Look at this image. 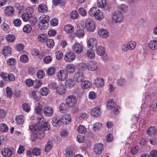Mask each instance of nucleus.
<instances>
[{"instance_id":"obj_6","label":"nucleus","mask_w":157,"mask_h":157,"mask_svg":"<svg viewBox=\"0 0 157 157\" xmlns=\"http://www.w3.org/2000/svg\"><path fill=\"white\" fill-rule=\"evenodd\" d=\"M66 103L69 107H73L75 106L77 103V99L73 95H70L67 97L66 99Z\"/></svg>"},{"instance_id":"obj_58","label":"nucleus","mask_w":157,"mask_h":157,"mask_svg":"<svg viewBox=\"0 0 157 157\" xmlns=\"http://www.w3.org/2000/svg\"><path fill=\"white\" fill-rule=\"evenodd\" d=\"M22 108L24 111L27 112H29L30 110V106L26 103H24L23 104Z\"/></svg>"},{"instance_id":"obj_34","label":"nucleus","mask_w":157,"mask_h":157,"mask_svg":"<svg viewBox=\"0 0 157 157\" xmlns=\"http://www.w3.org/2000/svg\"><path fill=\"white\" fill-rule=\"evenodd\" d=\"M97 4L98 6L100 8L104 7L106 5V0H97Z\"/></svg>"},{"instance_id":"obj_25","label":"nucleus","mask_w":157,"mask_h":157,"mask_svg":"<svg viewBox=\"0 0 157 157\" xmlns=\"http://www.w3.org/2000/svg\"><path fill=\"white\" fill-rule=\"evenodd\" d=\"M157 131L154 127H150L147 130V133L150 136H153L156 133Z\"/></svg>"},{"instance_id":"obj_64","label":"nucleus","mask_w":157,"mask_h":157,"mask_svg":"<svg viewBox=\"0 0 157 157\" xmlns=\"http://www.w3.org/2000/svg\"><path fill=\"white\" fill-rule=\"evenodd\" d=\"M77 141L80 143H83L85 141V137L82 135H78L76 138Z\"/></svg>"},{"instance_id":"obj_14","label":"nucleus","mask_w":157,"mask_h":157,"mask_svg":"<svg viewBox=\"0 0 157 157\" xmlns=\"http://www.w3.org/2000/svg\"><path fill=\"white\" fill-rule=\"evenodd\" d=\"M56 92L59 95H63L66 92V88L63 85L59 86L56 89Z\"/></svg>"},{"instance_id":"obj_19","label":"nucleus","mask_w":157,"mask_h":157,"mask_svg":"<svg viewBox=\"0 0 157 157\" xmlns=\"http://www.w3.org/2000/svg\"><path fill=\"white\" fill-rule=\"evenodd\" d=\"M149 47L152 50H155L157 48V40H150L148 44Z\"/></svg>"},{"instance_id":"obj_29","label":"nucleus","mask_w":157,"mask_h":157,"mask_svg":"<svg viewBox=\"0 0 157 157\" xmlns=\"http://www.w3.org/2000/svg\"><path fill=\"white\" fill-rule=\"evenodd\" d=\"M96 52L97 54L99 56L103 55L105 53L104 48L101 46H98L96 48Z\"/></svg>"},{"instance_id":"obj_63","label":"nucleus","mask_w":157,"mask_h":157,"mask_svg":"<svg viewBox=\"0 0 157 157\" xmlns=\"http://www.w3.org/2000/svg\"><path fill=\"white\" fill-rule=\"evenodd\" d=\"M13 24L15 26H20L21 24V21L19 19H16L13 21Z\"/></svg>"},{"instance_id":"obj_38","label":"nucleus","mask_w":157,"mask_h":157,"mask_svg":"<svg viewBox=\"0 0 157 157\" xmlns=\"http://www.w3.org/2000/svg\"><path fill=\"white\" fill-rule=\"evenodd\" d=\"M17 122L19 124H22L24 121V117L23 115H19L16 117Z\"/></svg>"},{"instance_id":"obj_39","label":"nucleus","mask_w":157,"mask_h":157,"mask_svg":"<svg viewBox=\"0 0 157 157\" xmlns=\"http://www.w3.org/2000/svg\"><path fill=\"white\" fill-rule=\"evenodd\" d=\"M23 30L24 32L29 33L31 31L32 28L30 25L26 24L24 25Z\"/></svg>"},{"instance_id":"obj_55","label":"nucleus","mask_w":157,"mask_h":157,"mask_svg":"<svg viewBox=\"0 0 157 157\" xmlns=\"http://www.w3.org/2000/svg\"><path fill=\"white\" fill-rule=\"evenodd\" d=\"M91 145L90 142V141H88L83 144L82 147L84 150H86L87 149L90 148Z\"/></svg>"},{"instance_id":"obj_21","label":"nucleus","mask_w":157,"mask_h":157,"mask_svg":"<svg viewBox=\"0 0 157 157\" xmlns=\"http://www.w3.org/2000/svg\"><path fill=\"white\" fill-rule=\"evenodd\" d=\"M98 33L99 36L103 38H106L109 36L108 32L106 30L103 29H99Z\"/></svg>"},{"instance_id":"obj_53","label":"nucleus","mask_w":157,"mask_h":157,"mask_svg":"<svg viewBox=\"0 0 157 157\" xmlns=\"http://www.w3.org/2000/svg\"><path fill=\"white\" fill-rule=\"evenodd\" d=\"M52 2L54 6H56L58 4L63 5L64 4V2L63 0H53Z\"/></svg>"},{"instance_id":"obj_50","label":"nucleus","mask_w":157,"mask_h":157,"mask_svg":"<svg viewBox=\"0 0 157 157\" xmlns=\"http://www.w3.org/2000/svg\"><path fill=\"white\" fill-rule=\"evenodd\" d=\"M30 15L28 13H24L22 15V17L24 21H28L30 18Z\"/></svg>"},{"instance_id":"obj_28","label":"nucleus","mask_w":157,"mask_h":157,"mask_svg":"<svg viewBox=\"0 0 157 157\" xmlns=\"http://www.w3.org/2000/svg\"><path fill=\"white\" fill-rule=\"evenodd\" d=\"M38 10L39 12L46 13L48 11V7L45 4H41L39 5Z\"/></svg>"},{"instance_id":"obj_36","label":"nucleus","mask_w":157,"mask_h":157,"mask_svg":"<svg viewBox=\"0 0 157 157\" xmlns=\"http://www.w3.org/2000/svg\"><path fill=\"white\" fill-rule=\"evenodd\" d=\"M6 40L9 42H13L15 40V36L13 34H9L6 36Z\"/></svg>"},{"instance_id":"obj_10","label":"nucleus","mask_w":157,"mask_h":157,"mask_svg":"<svg viewBox=\"0 0 157 157\" xmlns=\"http://www.w3.org/2000/svg\"><path fill=\"white\" fill-rule=\"evenodd\" d=\"M52 125L55 127H59L62 124L61 121V118L57 116H55L52 118Z\"/></svg>"},{"instance_id":"obj_52","label":"nucleus","mask_w":157,"mask_h":157,"mask_svg":"<svg viewBox=\"0 0 157 157\" xmlns=\"http://www.w3.org/2000/svg\"><path fill=\"white\" fill-rule=\"evenodd\" d=\"M41 102H40L35 109L36 112L38 114H40L41 112L42 106L41 105Z\"/></svg>"},{"instance_id":"obj_61","label":"nucleus","mask_w":157,"mask_h":157,"mask_svg":"<svg viewBox=\"0 0 157 157\" xmlns=\"http://www.w3.org/2000/svg\"><path fill=\"white\" fill-rule=\"evenodd\" d=\"M37 92L36 91L34 90L32 91L31 93V95L33 97V98L36 101L39 100V99L37 96Z\"/></svg>"},{"instance_id":"obj_54","label":"nucleus","mask_w":157,"mask_h":157,"mask_svg":"<svg viewBox=\"0 0 157 157\" xmlns=\"http://www.w3.org/2000/svg\"><path fill=\"white\" fill-rule=\"evenodd\" d=\"M52 60V57L50 56H47L43 59L44 62L45 63H48Z\"/></svg>"},{"instance_id":"obj_33","label":"nucleus","mask_w":157,"mask_h":157,"mask_svg":"<svg viewBox=\"0 0 157 157\" xmlns=\"http://www.w3.org/2000/svg\"><path fill=\"white\" fill-rule=\"evenodd\" d=\"M47 35L45 34H41L38 37V41L41 43L44 42L47 40Z\"/></svg>"},{"instance_id":"obj_2","label":"nucleus","mask_w":157,"mask_h":157,"mask_svg":"<svg viewBox=\"0 0 157 157\" xmlns=\"http://www.w3.org/2000/svg\"><path fill=\"white\" fill-rule=\"evenodd\" d=\"M83 67L89 71H94L98 70V65L95 61H91L84 64Z\"/></svg>"},{"instance_id":"obj_15","label":"nucleus","mask_w":157,"mask_h":157,"mask_svg":"<svg viewBox=\"0 0 157 157\" xmlns=\"http://www.w3.org/2000/svg\"><path fill=\"white\" fill-rule=\"evenodd\" d=\"M101 113L100 108L98 107L93 108L91 111V114L93 116L97 117L100 116Z\"/></svg>"},{"instance_id":"obj_8","label":"nucleus","mask_w":157,"mask_h":157,"mask_svg":"<svg viewBox=\"0 0 157 157\" xmlns=\"http://www.w3.org/2000/svg\"><path fill=\"white\" fill-rule=\"evenodd\" d=\"M104 150V146L101 143H99L95 145L94 151L96 155H99L101 154Z\"/></svg>"},{"instance_id":"obj_41","label":"nucleus","mask_w":157,"mask_h":157,"mask_svg":"<svg viewBox=\"0 0 157 157\" xmlns=\"http://www.w3.org/2000/svg\"><path fill=\"white\" fill-rule=\"evenodd\" d=\"M87 55L89 58L93 59L95 57V53L92 49H90L87 51Z\"/></svg>"},{"instance_id":"obj_30","label":"nucleus","mask_w":157,"mask_h":157,"mask_svg":"<svg viewBox=\"0 0 157 157\" xmlns=\"http://www.w3.org/2000/svg\"><path fill=\"white\" fill-rule=\"evenodd\" d=\"M73 35L76 36L79 38H83L84 36L85 33L82 29H80L77 30L76 33H74Z\"/></svg>"},{"instance_id":"obj_31","label":"nucleus","mask_w":157,"mask_h":157,"mask_svg":"<svg viewBox=\"0 0 157 157\" xmlns=\"http://www.w3.org/2000/svg\"><path fill=\"white\" fill-rule=\"evenodd\" d=\"M5 13L8 15H13L14 12L13 8L12 6L7 7L5 11Z\"/></svg>"},{"instance_id":"obj_22","label":"nucleus","mask_w":157,"mask_h":157,"mask_svg":"<svg viewBox=\"0 0 157 157\" xmlns=\"http://www.w3.org/2000/svg\"><path fill=\"white\" fill-rule=\"evenodd\" d=\"M12 49L10 46H5L2 50L3 54L5 56H8L11 54Z\"/></svg>"},{"instance_id":"obj_4","label":"nucleus","mask_w":157,"mask_h":157,"mask_svg":"<svg viewBox=\"0 0 157 157\" xmlns=\"http://www.w3.org/2000/svg\"><path fill=\"white\" fill-rule=\"evenodd\" d=\"M123 18L122 14L119 11H115L113 14L112 19L113 21L115 23L121 22Z\"/></svg>"},{"instance_id":"obj_13","label":"nucleus","mask_w":157,"mask_h":157,"mask_svg":"<svg viewBox=\"0 0 157 157\" xmlns=\"http://www.w3.org/2000/svg\"><path fill=\"white\" fill-rule=\"evenodd\" d=\"M75 80L78 82H81L84 79V75L82 72L79 71L76 73L74 75Z\"/></svg>"},{"instance_id":"obj_27","label":"nucleus","mask_w":157,"mask_h":157,"mask_svg":"<svg viewBox=\"0 0 157 157\" xmlns=\"http://www.w3.org/2000/svg\"><path fill=\"white\" fill-rule=\"evenodd\" d=\"M64 30L66 33L71 34L74 32V28L71 25L68 24L65 26L64 27Z\"/></svg>"},{"instance_id":"obj_62","label":"nucleus","mask_w":157,"mask_h":157,"mask_svg":"<svg viewBox=\"0 0 157 157\" xmlns=\"http://www.w3.org/2000/svg\"><path fill=\"white\" fill-rule=\"evenodd\" d=\"M6 114V112L3 109H0V119L4 118Z\"/></svg>"},{"instance_id":"obj_42","label":"nucleus","mask_w":157,"mask_h":157,"mask_svg":"<svg viewBox=\"0 0 157 157\" xmlns=\"http://www.w3.org/2000/svg\"><path fill=\"white\" fill-rule=\"evenodd\" d=\"M40 92L41 94L43 96H46L49 93L48 89L46 87H43L40 90Z\"/></svg>"},{"instance_id":"obj_35","label":"nucleus","mask_w":157,"mask_h":157,"mask_svg":"<svg viewBox=\"0 0 157 157\" xmlns=\"http://www.w3.org/2000/svg\"><path fill=\"white\" fill-rule=\"evenodd\" d=\"M41 126L40 129H42L44 131H47L49 130L50 129V126L48 122L45 123L44 124L43 121L42 125H40Z\"/></svg>"},{"instance_id":"obj_49","label":"nucleus","mask_w":157,"mask_h":157,"mask_svg":"<svg viewBox=\"0 0 157 157\" xmlns=\"http://www.w3.org/2000/svg\"><path fill=\"white\" fill-rule=\"evenodd\" d=\"M96 18L98 20H101L103 19L104 17V15L103 13L100 11V10H98V12L97 14V16L94 17Z\"/></svg>"},{"instance_id":"obj_48","label":"nucleus","mask_w":157,"mask_h":157,"mask_svg":"<svg viewBox=\"0 0 157 157\" xmlns=\"http://www.w3.org/2000/svg\"><path fill=\"white\" fill-rule=\"evenodd\" d=\"M42 84V82L37 80H35L33 82V86L35 88H38Z\"/></svg>"},{"instance_id":"obj_20","label":"nucleus","mask_w":157,"mask_h":157,"mask_svg":"<svg viewBox=\"0 0 157 157\" xmlns=\"http://www.w3.org/2000/svg\"><path fill=\"white\" fill-rule=\"evenodd\" d=\"M71 119L70 115L69 114H66L62 118H61L62 124H67L70 122Z\"/></svg>"},{"instance_id":"obj_5","label":"nucleus","mask_w":157,"mask_h":157,"mask_svg":"<svg viewBox=\"0 0 157 157\" xmlns=\"http://www.w3.org/2000/svg\"><path fill=\"white\" fill-rule=\"evenodd\" d=\"M85 27L87 30L90 32H94L95 29L94 22L91 19L86 20L85 23Z\"/></svg>"},{"instance_id":"obj_1","label":"nucleus","mask_w":157,"mask_h":157,"mask_svg":"<svg viewBox=\"0 0 157 157\" xmlns=\"http://www.w3.org/2000/svg\"><path fill=\"white\" fill-rule=\"evenodd\" d=\"M37 123L35 125H33L29 126V128L32 131H38L40 130L41 126L40 125H42L43 121H44V118L43 116L40 115L38 117L37 119Z\"/></svg>"},{"instance_id":"obj_3","label":"nucleus","mask_w":157,"mask_h":157,"mask_svg":"<svg viewBox=\"0 0 157 157\" xmlns=\"http://www.w3.org/2000/svg\"><path fill=\"white\" fill-rule=\"evenodd\" d=\"M68 77L67 72L65 70H59L56 74V78L59 81H64Z\"/></svg>"},{"instance_id":"obj_51","label":"nucleus","mask_w":157,"mask_h":157,"mask_svg":"<svg viewBox=\"0 0 157 157\" xmlns=\"http://www.w3.org/2000/svg\"><path fill=\"white\" fill-rule=\"evenodd\" d=\"M52 147V143L50 142H48L45 145L44 151L46 152H48Z\"/></svg>"},{"instance_id":"obj_45","label":"nucleus","mask_w":157,"mask_h":157,"mask_svg":"<svg viewBox=\"0 0 157 157\" xmlns=\"http://www.w3.org/2000/svg\"><path fill=\"white\" fill-rule=\"evenodd\" d=\"M77 130L79 133H83L86 132V128L84 126L80 125L78 127Z\"/></svg>"},{"instance_id":"obj_17","label":"nucleus","mask_w":157,"mask_h":157,"mask_svg":"<svg viewBox=\"0 0 157 157\" xmlns=\"http://www.w3.org/2000/svg\"><path fill=\"white\" fill-rule=\"evenodd\" d=\"M94 84L97 87H102L104 84V79L98 77L95 80Z\"/></svg>"},{"instance_id":"obj_40","label":"nucleus","mask_w":157,"mask_h":157,"mask_svg":"<svg viewBox=\"0 0 157 157\" xmlns=\"http://www.w3.org/2000/svg\"><path fill=\"white\" fill-rule=\"evenodd\" d=\"M46 44L47 47L49 48L53 47L54 45V42L52 39H48L46 41Z\"/></svg>"},{"instance_id":"obj_44","label":"nucleus","mask_w":157,"mask_h":157,"mask_svg":"<svg viewBox=\"0 0 157 157\" xmlns=\"http://www.w3.org/2000/svg\"><path fill=\"white\" fill-rule=\"evenodd\" d=\"M55 72V68L51 67L48 68L47 71V73L48 75L52 76L54 74Z\"/></svg>"},{"instance_id":"obj_43","label":"nucleus","mask_w":157,"mask_h":157,"mask_svg":"<svg viewBox=\"0 0 157 157\" xmlns=\"http://www.w3.org/2000/svg\"><path fill=\"white\" fill-rule=\"evenodd\" d=\"M8 130V126L5 124H0V131L3 132H6Z\"/></svg>"},{"instance_id":"obj_46","label":"nucleus","mask_w":157,"mask_h":157,"mask_svg":"<svg viewBox=\"0 0 157 157\" xmlns=\"http://www.w3.org/2000/svg\"><path fill=\"white\" fill-rule=\"evenodd\" d=\"M69 108V107L68 105L63 103H61L59 106V109L61 111L67 110Z\"/></svg>"},{"instance_id":"obj_23","label":"nucleus","mask_w":157,"mask_h":157,"mask_svg":"<svg viewBox=\"0 0 157 157\" xmlns=\"http://www.w3.org/2000/svg\"><path fill=\"white\" fill-rule=\"evenodd\" d=\"M66 69L68 72L72 73L75 71L76 68L73 64H69L67 65Z\"/></svg>"},{"instance_id":"obj_26","label":"nucleus","mask_w":157,"mask_h":157,"mask_svg":"<svg viewBox=\"0 0 157 157\" xmlns=\"http://www.w3.org/2000/svg\"><path fill=\"white\" fill-rule=\"evenodd\" d=\"M99 9L97 7H93L90 8L89 11V14L91 16L95 17L98 12Z\"/></svg>"},{"instance_id":"obj_12","label":"nucleus","mask_w":157,"mask_h":157,"mask_svg":"<svg viewBox=\"0 0 157 157\" xmlns=\"http://www.w3.org/2000/svg\"><path fill=\"white\" fill-rule=\"evenodd\" d=\"M44 112L46 116L50 117L53 114L54 111L53 109L51 107L46 106L44 108Z\"/></svg>"},{"instance_id":"obj_47","label":"nucleus","mask_w":157,"mask_h":157,"mask_svg":"<svg viewBox=\"0 0 157 157\" xmlns=\"http://www.w3.org/2000/svg\"><path fill=\"white\" fill-rule=\"evenodd\" d=\"M79 14L77 11L74 10L71 12L70 14V17L72 19H77L78 16Z\"/></svg>"},{"instance_id":"obj_57","label":"nucleus","mask_w":157,"mask_h":157,"mask_svg":"<svg viewBox=\"0 0 157 157\" xmlns=\"http://www.w3.org/2000/svg\"><path fill=\"white\" fill-rule=\"evenodd\" d=\"M75 153L72 149H67L66 151V156L67 157H72Z\"/></svg>"},{"instance_id":"obj_60","label":"nucleus","mask_w":157,"mask_h":157,"mask_svg":"<svg viewBox=\"0 0 157 157\" xmlns=\"http://www.w3.org/2000/svg\"><path fill=\"white\" fill-rule=\"evenodd\" d=\"M139 147L137 146L133 147L131 149L130 151L132 155H135L138 151Z\"/></svg>"},{"instance_id":"obj_9","label":"nucleus","mask_w":157,"mask_h":157,"mask_svg":"<svg viewBox=\"0 0 157 157\" xmlns=\"http://www.w3.org/2000/svg\"><path fill=\"white\" fill-rule=\"evenodd\" d=\"M72 48L76 53L80 54L83 51V48L82 45L78 43H76L73 45Z\"/></svg>"},{"instance_id":"obj_24","label":"nucleus","mask_w":157,"mask_h":157,"mask_svg":"<svg viewBox=\"0 0 157 157\" xmlns=\"http://www.w3.org/2000/svg\"><path fill=\"white\" fill-rule=\"evenodd\" d=\"M92 85L91 82L88 80H85L83 81L81 84V87L84 89L90 87Z\"/></svg>"},{"instance_id":"obj_56","label":"nucleus","mask_w":157,"mask_h":157,"mask_svg":"<svg viewBox=\"0 0 157 157\" xmlns=\"http://www.w3.org/2000/svg\"><path fill=\"white\" fill-rule=\"evenodd\" d=\"M148 141L147 139L143 137L140 140L139 143L141 146H143L146 144Z\"/></svg>"},{"instance_id":"obj_7","label":"nucleus","mask_w":157,"mask_h":157,"mask_svg":"<svg viewBox=\"0 0 157 157\" xmlns=\"http://www.w3.org/2000/svg\"><path fill=\"white\" fill-rule=\"evenodd\" d=\"M75 54L71 52L66 53L64 56V60L67 62H72L75 59Z\"/></svg>"},{"instance_id":"obj_32","label":"nucleus","mask_w":157,"mask_h":157,"mask_svg":"<svg viewBox=\"0 0 157 157\" xmlns=\"http://www.w3.org/2000/svg\"><path fill=\"white\" fill-rule=\"evenodd\" d=\"M127 45L129 50H132L135 48L136 43L134 41L131 40L128 42Z\"/></svg>"},{"instance_id":"obj_37","label":"nucleus","mask_w":157,"mask_h":157,"mask_svg":"<svg viewBox=\"0 0 157 157\" xmlns=\"http://www.w3.org/2000/svg\"><path fill=\"white\" fill-rule=\"evenodd\" d=\"M116 104L112 100H110L107 103V107L109 109H112L116 105Z\"/></svg>"},{"instance_id":"obj_16","label":"nucleus","mask_w":157,"mask_h":157,"mask_svg":"<svg viewBox=\"0 0 157 157\" xmlns=\"http://www.w3.org/2000/svg\"><path fill=\"white\" fill-rule=\"evenodd\" d=\"M39 19L40 23L41 24H44L48 23L49 22L50 17L48 15L42 14L40 17Z\"/></svg>"},{"instance_id":"obj_59","label":"nucleus","mask_w":157,"mask_h":157,"mask_svg":"<svg viewBox=\"0 0 157 157\" xmlns=\"http://www.w3.org/2000/svg\"><path fill=\"white\" fill-rule=\"evenodd\" d=\"M56 57L57 59H60L62 58L63 57V54L60 51H57L56 52Z\"/></svg>"},{"instance_id":"obj_11","label":"nucleus","mask_w":157,"mask_h":157,"mask_svg":"<svg viewBox=\"0 0 157 157\" xmlns=\"http://www.w3.org/2000/svg\"><path fill=\"white\" fill-rule=\"evenodd\" d=\"M97 44V40L94 38L91 37L89 38L87 42V46L90 49H92L93 47H95Z\"/></svg>"},{"instance_id":"obj_18","label":"nucleus","mask_w":157,"mask_h":157,"mask_svg":"<svg viewBox=\"0 0 157 157\" xmlns=\"http://www.w3.org/2000/svg\"><path fill=\"white\" fill-rule=\"evenodd\" d=\"M12 152L9 149L5 148L2 150V154L4 157H10L12 154Z\"/></svg>"}]
</instances>
